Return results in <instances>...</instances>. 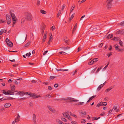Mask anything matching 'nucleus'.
I'll list each match as a JSON object with an SVG mask.
<instances>
[{
  "mask_svg": "<svg viewBox=\"0 0 124 124\" xmlns=\"http://www.w3.org/2000/svg\"><path fill=\"white\" fill-rule=\"evenodd\" d=\"M84 103V102H79L78 103L77 105H79L83 104Z\"/></svg>",
  "mask_w": 124,
  "mask_h": 124,
  "instance_id": "nucleus-39",
  "label": "nucleus"
},
{
  "mask_svg": "<svg viewBox=\"0 0 124 124\" xmlns=\"http://www.w3.org/2000/svg\"><path fill=\"white\" fill-rule=\"evenodd\" d=\"M26 17H24L21 20V23H23L26 19L27 21H30L32 18V17L31 14L29 12H26L25 13Z\"/></svg>",
  "mask_w": 124,
  "mask_h": 124,
  "instance_id": "nucleus-1",
  "label": "nucleus"
},
{
  "mask_svg": "<svg viewBox=\"0 0 124 124\" xmlns=\"http://www.w3.org/2000/svg\"><path fill=\"white\" fill-rule=\"evenodd\" d=\"M31 55V53H28L26 54H25V55L26 56H29Z\"/></svg>",
  "mask_w": 124,
  "mask_h": 124,
  "instance_id": "nucleus-55",
  "label": "nucleus"
},
{
  "mask_svg": "<svg viewBox=\"0 0 124 124\" xmlns=\"http://www.w3.org/2000/svg\"><path fill=\"white\" fill-rule=\"evenodd\" d=\"M8 100H13L15 99V98H12L10 97H8Z\"/></svg>",
  "mask_w": 124,
  "mask_h": 124,
  "instance_id": "nucleus-51",
  "label": "nucleus"
},
{
  "mask_svg": "<svg viewBox=\"0 0 124 124\" xmlns=\"http://www.w3.org/2000/svg\"><path fill=\"white\" fill-rule=\"evenodd\" d=\"M94 63V61H93V60L90 61V64H90V65Z\"/></svg>",
  "mask_w": 124,
  "mask_h": 124,
  "instance_id": "nucleus-53",
  "label": "nucleus"
},
{
  "mask_svg": "<svg viewBox=\"0 0 124 124\" xmlns=\"http://www.w3.org/2000/svg\"><path fill=\"white\" fill-rule=\"evenodd\" d=\"M96 96V95H93L91 97H90L89 99L87 101V103H88V102H90L91 101L93 98H94Z\"/></svg>",
  "mask_w": 124,
  "mask_h": 124,
  "instance_id": "nucleus-12",
  "label": "nucleus"
},
{
  "mask_svg": "<svg viewBox=\"0 0 124 124\" xmlns=\"http://www.w3.org/2000/svg\"><path fill=\"white\" fill-rule=\"evenodd\" d=\"M52 89V88L50 86H48V89L50 90H51Z\"/></svg>",
  "mask_w": 124,
  "mask_h": 124,
  "instance_id": "nucleus-63",
  "label": "nucleus"
},
{
  "mask_svg": "<svg viewBox=\"0 0 124 124\" xmlns=\"http://www.w3.org/2000/svg\"><path fill=\"white\" fill-rule=\"evenodd\" d=\"M67 113L68 114L67 116H66V118H68L69 120L71 121L72 120V119L71 117L69 116V115L68 113Z\"/></svg>",
  "mask_w": 124,
  "mask_h": 124,
  "instance_id": "nucleus-19",
  "label": "nucleus"
},
{
  "mask_svg": "<svg viewBox=\"0 0 124 124\" xmlns=\"http://www.w3.org/2000/svg\"><path fill=\"white\" fill-rule=\"evenodd\" d=\"M46 36H44L43 37V39H42V43H44L45 42L46 39Z\"/></svg>",
  "mask_w": 124,
  "mask_h": 124,
  "instance_id": "nucleus-23",
  "label": "nucleus"
},
{
  "mask_svg": "<svg viewBox=\"0 0 124 124\" xmlns=\"http://www.w3.org/2000/svg\"><path fill=\"white\" fill-rule=\"evenodd\" d=\"M61 119H62V120L64 121V122H66L67 121L66 119L65 118L62 117L61 118Z\"/></svg>",
  "mask_w": 124,
  "mask_h": 124,
  "instance_id": "nucleus-47",
  "label": "nucleus"
},
{
  "mask_svg": "<svg viewBox=\"0 0 124 124\" xmlns=\"http://www.w3.org/2000/svg\"><path fill=\"white\" fill-rule=\"evenodd\" d=\"M70 48V47L68 46H67L66 47H64V50H66L69 49Z\"/></svg>",
  "mask_w": 124,
  "mask_h": 124,
  "instance_id": "nucleus-44",
  "label": "nucleus"
},
{
  "mask_svg": "<svg viewBox=\"0 0 124 124\" xmlns=\"http://www.w3.org/2000/svg\"><path fill=\"white\" fill-rule=\"evenodd\" d=\"M86 112L85 111H82V112H80V113L82 116H84L86 114Z\"/></svg>",
  "mask_w": 124,
  "mask_h": 124,
  "instance_id": "nucleus-17",
  "label": "nucleus"
},
{
  "mask_svg": "<svg viewBox=\"0 0 124 124\" xmlns=\"http://www.w3.org/2000/svg\"><path fill=\"white\" fill-rule=\"evenodd\" d=\"M61 13V11L60 10H59L58 12L57 13V16L58 17L59 16H60V14Z\"/></svg>",
  "mask_w": 124,
  "mask_h": 124,
  "instance_id": "nucleus-37",
  "label": "nucleus"
},
{
  "mask_svg": "<svg viewBox=\"0 0 124 124\" xmlns=\"http://www.w3.org/2000/svg\"><path fill=\"white\" fill-rule=\"evenodd\" d=\"M78 101V100H71L69 101L70 102H75L76 101Z\"/></svg>",
  "mask_w": 124,
  "mask_h": 124,
  "instance_id": "nucleus-41",
  "label": "nucleus"
},
{
  "mask_svg": "<svg viewBox=\"0 0 124 124\" xmlns=\"http://www.w3.org/2000/svg\"><path fill=\"white\" fill-rule=\"evenodd\" d=\"M120 24L121 25V26H124V21L123 22H121L120 23Z\"/></svg>",
  "mask_w": 124,
  "mask_h": 124,
  "instance_id": "nucleus-54",
  "label": "nucleus"
},
{
  "mask_svg": "<svg viewBox=\"0 0 124 124\" xmlns=\"http://www.w3.org/2000/svg\"><path fill=\"white\" fill-rule=\"evenodd\" d=\"M66 112V113H62L63 115L65 117H66V116H67V115L68 114Z\"/></svg>",
  "mask_w": 124,
  "mask_h": 124,
  "instance_id": "nucleus-46",
  "label": "nucleus"
},
{
  "mask_svg": "<svg viewBox=\"0 0 124 124\" xmlns=\"http://www.w3.org/2000/svg\"><path fill=\"white\" fill-rule=\"evenodd\" d=\"M112 54L110 52L108 54H107V56H108V57H109Z\"/></svg>",
  "mask_w": 124,
  "mask_h": 124,
  "instance_id": "nucleus-57",
  "label": "nucleus"
},
{
  "mask_svg": "<svg viewBox=\"0 0 124 124\" xmlns=\"http://www.w3.org/2000/svg\"><path fill=\"white\" fill-rule=\"evenodd\" d=\"M113 36V35L112 34H110L108 35L107 37H108V38H111Z\"/></svg>",
  "mask_w": 124,
  "mask_h": 124,
  "instance_id": "nucleus-36",
  "label": "nucleus"
},
{
  "mask_svg": "<svg viewBox=\"0 0 124 124\" xmlns=\"http://www.w3.org/2000/svg\"><path fill=\"white\" fill-rule=\"evenodd\" d=\"M64 41L67 44H69V40L68 38L67 37L64 38Z\"/></svg>",
  "mask_w": 124,
  "mask_h": 124,
  "instance_id": "nucleus-8",
  "label": "nucleus"
},
{
  "mask_svg": "<svg viewBox=\"0 0 124 124\" xmlns=\"http://www.w3.org/2000/svg\"><path fill=\"white\" fill-rule=\"evenodd\" d=\"M33 121L34 122V123L35 124H36V116L35 115V114H33Z\"/></svg>",
  "mask_w": 124,
  "mask_h": 124,
  "instance_id": "nucleus-15",
  "label": "nucleus"
},
{
  "mask_svg": "<svg viewBox=\"0 0 124 124\" xmlns=\"http://www.w3.org/2000/svg\"><path fill=\"white\" fill-rule=\"evenodd\" d=\"M20 119V118L17 117L16 118L15 120V122H18L19 121Z\"/></svg>",
  "mask_w": 124,
  "mask_h": 124,
  "instance_id": "nucleus-27",
  "label": "nucleus"
},
{
  "mask_svg": "<svg viewBox=\"0 0 124 124\" xmlns=\"http://www.w3.org/2000/svg\"><path fill=\"white\" fill-rule=\"evenodd\" d=\"M5 41L7 45H8L10 47H12L13 46V43L9 40L8 38H6Z\"/></svg>",
  "mask_w": 124,
  "mask_h": 124,
  "instance_id": "nucleus-4",
  "label": "nucleus"
},
{
  "mask_svg": "<svg viewBox=\"0 0 124 124\" xmlns=\"http://www.w3.org/2000/svg\"><path fill=\"white\" fill-rule=\"evenodd\" d=\"M51 28L52 31H54L55 29V27L54 26H53L51 27Z\"/></svg>",
  "mask_w": 124,
  "mask_h": 124,
  "instance_id": "nucleus-52",
  "label": "nucleus"
},
{
  "mask_svg": "<svg viewBox=\"0 0 124 124\" xmlns=\"http://www.w3.org/2000/svg\"><path fill=\"white\" fill-rule=\"evenodd\" d=\"M93 60L94 61V62H95L98 61V58H95Z\"/></svg>",
  "mask_w": 124,
  "mask_h": 124,
  "instance_id": "nucleus-45",
  "label": "nucleus"
},
{
  "mask_svg": "<svg viewBox=\"0 0 124 124\" xmlns=\"http://www.w3.org/2000/svg\"><path fill=\"white\" fill-rule=\"evenodd\" d=\"M11 105V104L10 103H6L4 105V107L5 108H8L10 107Z\"/></svg>",
  "mask_w": 124,
  "mask_h": 124,
  "instance_id": "nucleus-11",
  "label": "nucleus"
},
{
  "mask_svg": "<svg viewBox=\"0 0 124 124\" xmlns=\"http://www.w3.org/2000/svg\"><path fill=\"white\" fill-rule=\"evenodd\" d=\"M11 91L12 92H15V86L14 85H11Z\"/></svg>",
  "mask_w": 124,
  "mask_h": 124,
  "instance_id": "nucleus-9",
  "label": "nucleus"
},
{
  "mask_svg": "<svg viewBox=\"0 0 124 124\" xmlns=\"http://www.w3.org/2000/svg\"><path fill=\"white\" fill-rule=\"evenodd\" d=\"M2 93L5 94L6 95H8V94H9L7 92H6V91L4 90H3L2 91Z\"/></svg>",
  "mask_w": 124,
  "mask_h": 124,
  "instance_id": "nucleus-26",
  "label": "nucleus"
},
{
  "mask_svg": "<svg viewBox=\"0 0 124 124\" xmlns=\"http://www.w3.org/2000/svg\"><path fill=\"white\" fill-rule=\"evenodd\" d=\"M55 77L53 76H51L49 78L50 80H52Z\"/></svg>",
  "mask_w": 124,
  "mask_h": 124,
  "instance_id": "nucleus-48",
  "label": "nucleus"
},
{
  "mask_svg": "<svg viewBox=\"0 0 124 124\" xmlns=\"http://www.w3.org/2000/svg\"><path fill=\"white\" fill-rule=\"evenodd\" d=\"M6 16L7 24H9L11 22V17L8 15H6Z\"/></svg>",
  "mask_w": 124,
  "mask_h": 124,
  "instance_id": "nucleus-5",
  "label": "nucleus"
},
{
  "mask_svg": "<svg viewBox=\"0 0 124 124\" xmlns=\"http://www.w3.org/2000/svg\"><path fill=\"white\" fill-rule=\"evenodd\" d=\"M112 49V47L111 45H110V47H109L108 49L109 50H111Z\"/></svg>",
  "mask_w": 124,
  "mask_h": 124,
  "instance_id": "nucleus-62",
  "label": "nucleus"
},
{
  "mask_svg": "<svg viewBox=\"0 0 124 124\" xmlns=\"http://www.w3.org/2000/svg\"><path fill=\"white\" fill-rule=\"evenodd\" d=\"M10 13L13 20V27L14 24L16 23L17 19L14 13L11 12V10L10 11Z\"/></svg>",
  "mask_w": 124,
  "mask_h": 124,
  "instance_id": "nucleus-3",
  "label": "nucleus"
},
{
  "mask_svg": "<svg viewBox=\"0 0 124 124\" xmlns=\"http://www.w3.org/2000/svg\"><path fill=\"white\" fill-rule=\"evenodd\" d=\"M70 115L71 116H72L74 117H75L76 118H77V116H76V115H75V114H70Z\"/></svg>",
  "mask_w": 124,
  "mask_h": 124,
  "instance_id": "nucleus-33",
  "label": "nucleus"
},
{
  "mask_svg": "<svg viewBox=\"0 0 124 124\" xmlns=\"http://www.w3.org/2000/svg\"><path fill=\"white\" fill-rule=\"evenodd\" d=\"M101 102H102V103H101V106L103 105L104 106H106L107 104V102H103L101 101Z\"/></svg>",
  "mask_w": 124,
  "mask_h": 124,
  "instance_id": "nucleus-20",
  "label": "nucleus"
},
{
  "mask_svg": "<svg viewBox=\"0 0 124 124\" xmlns=\"http://www.w3.org/2000/svg\"><path fill=\"white\" fill-rule=\"evenodd\" d=\"M116 34H119L121 35L124 34V30L122 29L116 32Z\"/></svg>",
  "mask_w": 124,
  "mask_h": 124,
  "instance_id": "nucleus-7",
  "label": "nucleus"
},
{
  "mask_svg": "<svg viewBox=\"0 0 124 124\" xmlns=\"http://www.w3.org/2000/svg\"><path fill=\"white\" fill-rule=\"evenodd\" d=\"M46 27V25L44 24H43L42 26V27L41 28V33L42 34H43L44 32V31Z\"/></svg>",
  "mask_w": 124,
  "mask_h": 124,
  "instance_id": "nucleus-10",
  "label": "nucleus"
},
{
  "mask_svg": "<svg viewBox=\"0 0 124 124\" xmlns=\"http://www.w3.org/2000/svg\"><path fill=\"white\" fill-rule=\"evenodd\" d=\"M49 109L52 112H54L55 111V110L53 108H52L51 107L49 106L48 107Z\"/></svg>",
  "mask_w": 124,
  "mask_h": 124,
  "instance_id": "nucleus-13",
  "label": "nucleus"
},
{
  "mask_svg": "<svg viewBox=\"0 0 124 124\" xmlns=\"http://www.w3.org/2000/svg\"><path fill=\"white\" fill-rule=\"evenodd\" d=\"M21 93L20 96H22L25 94V93L24 92V91H21Z\"/></svg>",
  "mask_w": 124,
  "mask_h": 124,
  "instance_id": "nucleus-31",
  "label": "nucleus"
},
{
  "mask_svg": "<svg viewBox=\"0 0 124 124\" xmlns=\"http://www.w3.org/2000/svg\"><path fill=\"white\" fill-rule=\"evenodd\" d=\"M105 118H103L101 119L100 120V123L102 124L105 121Z\"/></svg>",
  "mask_w": 124,
  "mask_h": 124,
  "instance_id": "nucleus-14",
  "label": "nucleus"
},
{
  "mask_svg": "<svg viewBox=\"0 0 124 124\" xmlns=\"http://www.w3.org/2000/svg\"><path fill=\"white\" fill-rule=\"evenodd\" d=\"M119 44H120V45L121 46H122V47L123 46V42L121 40L119 41Z\"/></svg>",
  "mask_w": 124,
  "mask_h": 124,
  "instance_id": "nucleus-43",
  "label": "nucleus"
},
{
  "mask_svg": "<svg viewBox=\"0 0 124 124\" xmlns=\"http://www.w3.org/2000/svg\"><path fill=\"white\" fill-rule=\"evenodd\" d=\"M35 95L36 94H35V93H30V94H29V95H30V97H33L32 98V99H34L38 98L41 96L40 95H39L37 96H36Z\"/></svg>",
  "mask_w": 124,
  "mask_h": 124,
  "instance_id": "nucleus-6",
  "label": "nucleus"
},
{
  "mask_svg": "<svg viewBox=\"0 0 124 124\" xmlns=\"http://www.w3.org/2000/svg\"><path fill=\"white\" fill-rule=\"evenodd\" d=\"M75 7V6L74 5L73 6V7L72 6V7L71 8V9H70V12H72L73 11V10L74 9Z\"/></svg>",
  "mask_w": 124,
  "mask_h": 124,
  "instance_id": "nucleus-35",
  "label": "nucleus"
},
{
  "mask_svg": "<svg viewBox=\"0 0 124 124\" xmlns=\"http://www.w3.org/2000/svg\"><path fill=\"white\" fill-rule=\"evenodd\" d=\"M0 21H1V23H5L6 22V20H1Z\"/></svg>",
  "mask_w": 124,
  "mask_h": 124,
  "instance_id": "nucleus-38",
  "label": "nucleus"
},
{
  "mask_svg": "<svg viewBox=\"0 0 124 124\" xmlns=\"http://www.w3.org/2000/svg\"><path fill=\"white\" fill-rule=\"evenodd\" d=\"M40 12L41 13L43 14H45L46 13V11H44V10L42 9L40 10Z\"/></svg>",
  "mask_w": 124,
  "mask_h": 124,
  "instance_id": "nucleus-22",
  "label": "nucleus"
},
{
  "mask_svg": "<svg viewBox=\"0 0 124 124\" xmlns=\"http://www.w3.org/2000/svg\"><path fill=\"white\" fill-rule=\"evenodd\" d=\"M100 118V117L97 118L96 117H94L93 118V120H97L99 119Z\"/></svg>",
  "mask_w": 124,
  "mask_h": 124,
  "instance_id": "nucleus-28",
  "label": "nucleus"
},
{
  "mask_svg": "<svg viewBox=\"0 0 124 124\" xmlns=\"http://www.w3.org/2000/svg\"><path fill=\"white\" fill-rule=\"evenodd\" d=\"M58 84H55L54 85V86L55 87H57L58 86Z\"/></svg>",
  "mask_w": 124,
  "mask_h": 124,
  "instance_id": "nucleus-64",
  "label": "nucleus"
},
{
  "mask_svg": "<svg viewBox=\"0 0 124 124\" xmlns=\"http://www.w3.org/2000/svg\"><path fill=\"white\" fill-rule=\"evenodd\" d=\"M4 31H5V29H3L1 30L0 32V33H2V34H3V33Z\"/></svg>",
  "mask_w": 124,
  "mask_h": 124,
  "instance_id": "nucleus-58",
  "label": "nucleus"
},
{
  "mask_svg": "<svg viewBox=\"0 0 124 124\" xmlns=\"http://www.w3.org/2000/svg\"><path fill=\"white\" fill-rule=\"evenodd\" d=\"M114 87V86L113 87ZM113 88V87L112 86H111L110 87H109V88H108L107 89L105 90V92H106V93L108 92L110 90L112 89Z\"/></svg>",
  "mask_w": 124,
  "mask_h": 124,
  "instance_id": "nucleus-18",
  "label": "nucleus"
},
{
  "mask_svg": "<svg viewBox=\"0 0 124 124\" xmlns=\"http://www.w3.org/2000/svg\"><path fill=\"white\" fill-rule=\"evenodd\" d=\"M119 39V37H115L113 39V40L117 41Z\"/></svg>",
  "mask_w": 124,
  "mask_h": 124,
  "instance_id": "nucleus-29",
  "label": "nucleus"
},
{
  "mask_svg": "<svg viewBox=\"0 0 124 124\" xmlns=\"http://www.w3.org/2000/svg\"><path fill=\"white\" fill-rule=\"evenodd\" d=\"M106 115V113L105 112H103L100 115L102 116H104Z\"/></svg>",
  "mask_w": 124,
  "mask_h": 124,
  "instance_id": "nucleus-59",
  "label": "nucleus"
},
{
  "mask_svg": "<svg viewBox=\"0 0 124 124\" xmlns=\"http://www.w3.org/2000/svg\"><path fill=\"white\" fill-rule=\"evenodd\" d=\"M55 69L56 70H57L62 71H68V70H66V69H65V70H63L62 69H57L56 68H55Z\"/></svg>",
  "mask_w": 124,
  "mask_h": 124,
  "instance_id": "nucleus-21",
  "label": "nucleus"
},
{
  "mask_svg": "<svg viewBox=\"0 0 124 124\" xmlns=\"http://www.w3.org/2000/svg\"><path fill=\"white\" fill-rule=\"evenodd\" d=\"M113 0H107L106 7L108 9H109L112 8V1Z\"/></svg>",
  "mask_w": 124,
  "mask_h": 124,
  "instance_id": "nucleus-2",
  "label": "nucleus"
},
{
  "mask_svg": "<svg viewBox=\"0 0 124 124\" xmlns=\"http://www.w3.org/2000/svg\"><path fill=\"white\" fill-rule=\"evenodd\" d=\"M71 123L72 124H78L77 122L74 121H72L71 122Z\"/></svg>",
  "mask_w": 124,
  "mask_h": 124,
  "instance_id": "nucleus-49",
  "label": "nucleus"
},
{
  "mask_svg": "<svg viewBox=\"0 0 124 124\" xmlns=\"http://www.w3.org/2000/svg\"><path fill=\"white\" fill-rule=\"evenodd\" d=\"M40 4V1H39V0H38L37 2V5L38 6H39V5Z\"/></svg>",
  "mask_w": 124,
  "mask_h": 124,
  "instance_id": "nucleus-61",
  "label": "nucleus"
},
{
  "mask_svg": "<svg viewBox=\"0 0 124 124\" xmlns=\"http://www.w3.org/2000/svg\"><path fill=\"white\" fill-rule=\"evenodd\" d=\"M116 45L117 46L115 45V48L116 49V50H118L119 49V46H118L116 44Z\"/></svg>",
  "mask_w": 124,
  "mask_h": 124,
  "instance_id": "nucleus-40",
  "label": "nucleus"
},
{
  "mask_svg": "<svg viewBox=\"0 0 124 124\" xmlns=\"http://www.w3.org/2000/svg\"><path fill=\"white\" fill-rule=\"evenodd\" d=\"M30 42H28L26 43L24 46V47H26L28 46H29L30 44Z\"/></svg>",
  "mask_w": 124,
  "mask_h": 124,
  "instance_id": "nucleus-25",
  "label": "nucleus"
},
{
  "mask_svg": "<svg viewBox=\"0 0 124 124\" xmlns=\"http://www.w3.org/2000/svg\"><path fill=\"white\" fill-rule=\"evenodd\" d=\"M57 121L59 123L58 124H64L59 119L57 120Z\"/></svg>",
  "mask_w": 124,
  "mask_h": 124,
  "instance_id": "nucleus-24",
  "label": "nucleus"
},
{
  "mask_svg": "<svg viewBox=\"0 0 124 124\" xmlns=\"http://www.w3.org/2000/svg\"><path fill=\"white\" fill-rule=\"evenodd\" d=\"M66 5L65 4H63L61 10H63L64 9V8L65 7Z\"/></svg>",
  "mask_w": 124,
  "mask_h": 124,
  "instance_id": "nucleus-56",
  "label": "nucleus"
},
{
  "mask_svg": "<svg viewBox=\"0 0 124 124\" xmlns=\"http://www.w3.org/2000/svg\"><path fill=\"white\" fill-rule=\"evenodd\" d=\"M26 98H20L19 99L20 100H26Z\"/></svg>",
  "mask_w": 124,
  "mask_h": 124,
  "instance_id": "nucleus-60",
  "label": "nucleus"
},
{
  "mask_svg": "<svg viewBox=\"0 0 124 124\" xmlns=\"http://www.w3.org/2000/svg\"><path fill=\"white\" fill-rule=\"evenodd\" d=\"M74 15L75 13H74L73 14H72L71 16L70 17L69 20V22H71L72 19L74 17Z\"/></svg>",
  "mask_w": 124,
  "mask_h": 124,
  "instance_id": "nucleus-16",
  "label": "nucleus"
},
{
  "mask_svg": "<svg viewBox=\"0 0 124 124\" xmlns=\"http://www.w3.org/2000/svg\"><path fill=\"white\" fill-rule=\"evenodd\" d=\"M59 53L63 55H65L66 54V53L63 51L59 52Z\"/></svg>",
  "mask_w": 124,
  "mask_h": 124,
  "instance_id": "nucleus-50",
  "label": "nucleus"
},
{
  "mask_svg": "<svg viewBox=\"0 0 124 124\" xmlns=\"http://www.w3.org/2000/svg\"><path fill=\"white\" fill-rule=\"evenodd\" d=\"M102 68V67H101L100 68H98L96 71V73H97V72H99L100 70Z\"/></svg>",
  "mask_w": 124,
  "mask_h": 124,
  "instance_id": "nucleus-42",
  "label": "nucleus"
},
{
  "mask_svg": "<svg viewBox=\"0 0 124 124\" xmlns=\"http://www.w3.org/2000/svg\"><path fill=\"white\" fill-rule=\"evenodd\" d=\"M102 87V86L101 85H100L97 88V91H99L101 89Z\"/></svg>",
  "mask_w": 124,
  "mask_h": 124,
  "instance_id": "nucleus-32",
  "label": "nucleus"
},
{
  "mask_svg": "<svg viewBox=\"0 0 124 124\" xmlns=\"http://www.w3.org/2000/svg\"><path fill=\"white\" fill-rule=\"evenodd\" d=\"M77 28V26H74V27L73 29L72 33H74V31H75L76 28Z\"/></svg>",
  "mask_w": 124,
  "mask_h": 124,
  "instance_id": "nucleus-30",
  "label": "nucleus"
},
{
  "mask_svg": "<svg viewBox=\"0 0 124 124\" xmlns=\"http://www.w3.org/2000/svg\"><path fill=\"white\" fill-rule=\"evenodd\" d=\"M102 102H100L98 103L97 105H96V107H98L100 106H101V103Z\"/></svg>",
  "mask_w": 124,
  "mask_h": 124,
  "instance_id": "nucleus-34",
  "label": "nucleus"
}]
</instances>
